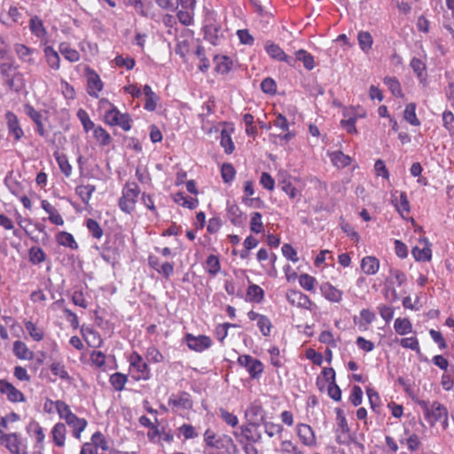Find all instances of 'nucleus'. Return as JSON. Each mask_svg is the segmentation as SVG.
Segmentation results:
<instances>
[{
	"label": "nucleus",
	"instance_id": "nucleus-1",
	"mask_svg": "<svg viewBox=\"0 0 454 454\" xmlns=\"http://www.w3.org/2000/svg\"><path fill=\"white\" fill-rule=\"evenodd\" d=\"M140 189L135 182H128L123 189L121 197L119 199V207L121 211L131 214L137 201Z\"/></svg>",
	"mask_w": 454,
	"mask_h": 454
},
{
	"label": "nucleus",
	"instance_id": "nucleus-2",
	"mask_svg": "<svg viewBox=\"0 0 454 454\" xmlns=\"http://www.w3.org/2000/svg\"><path fill=\"white\" fill-rule=\"evenodd\" d=\"M416 403L422 408L425 419L431 426L445 419V414H448L447 408L439 402L430 403L429 401L417 400Z\"/></svg>",
	"mask_w": 454,
	"mask_h": 454
},
{
	"label": "nucleus",
	"instance_id": "nucleus-3",
	"mask_svg": "<svg viewBox=\"0 0 454 454\" xmlns=\"http://www.w3.org/2000/svg\"><path fill=\"white\" fill-rule=\"evenodd\" d=\"M124 247V240L122 238L113 235L107 237L106 242L102 246L101 257L108 263L114 264L118 258V255Z\"/></svg>",
	"mask_w": 454,
	"mask_h": 454
},
{
	"label": "nucleus",
	"instance_id": "nucleus-4",
	"mask_svg": "<svg viewBox=\"0 0 454 454\" xmlns=\"http://www.w3.org/2000/svg\"><path fill=\"white\" fill-rule=\"evenodd\" d=\"M0 444L12 454H27V447L17 433L0 434Z\"/></svg>",
	"mask_w": 454,
	"mask_h": 454
},
{
	"label": "nucleus",
	"instance_id": "nucleus-5",
	"mask_svg": "<svg viewBox=\"0 0 454 454\" xmlns=\"http://www.w3.org/2000/svg\"><path fill=\"white\" fill-rule=\"evenodd\" d=\"M238 364L239 366L244 367L248 372L249 376L254 379H259L264 370L263 364L257 358L250 355H240L238 357Z\"/></svg>",
	"mask_w": 454,
	"mask_h": 454
},
{
	"label": "nucleus",
	"instance_id": "nucleus-6",
	"mask_svg": "<svg viewBox=\"0 0 454 454\" xmlns=\"http://www.w3.org/2000/svg\"><path fill=\"white\" fill-rule=\"evenodd\" d=\"M168 404L171 407L173 412H178L181 410H192L193 402L189 393L185 391H180L177 394H172L169 396Z\"/></svg>",
	"mask_w": 454,
	"mask_h": 454
},
{
	"label": "nucleus",
	"instance_id": "nucleus-7",
	"mask_svg": "<svg viewBox=\"0 0 454 454\" xmlns=\"http://www.w3.org/2000/svg\"><path fill=\"white\" fill-rule=\"evenodd\" d=\"M265 51L274 60L286 62L290 67H294L296 59L288 56L280 46L271 41H267L264 45Z\"/></svg>",
	"mask_w": 454,
	"mask_h": 454
},
{
	"label": "nucleus",
	"instance_id": "nucleus-8",
	"mask_svg": "<svg viewBox=\"0 0 454 454\" xmlns=\"http://www.w3.org/2000/svg\"><path fill=\"white\" fill-rule=\"evenodd\" d=\"M24 113L35 125V132L42 137H47L49 133L43 123V119L47 120V118H43V114L28 103L24 105Z\"/></svg>",
	"mask_w": 454,
	"mask_h": 454
},
{
	"label": "nucleus",
	"instance_id": "nucleus-9",
	"mask_svg": "<svg viewBox=\"0 0 454 454\" xmlns=\"http://www.w3.org/2000/svg\"><path fill=\"white\" fill-rule=\"evenodd\" d=\"M203 31L205 40L208 41L213 45H218L220 43L223 36L220 24L207 20L203 27Z\"/></svg>",
	"mask_w": 454,
	"mask_h": 454
},
{
	"label": "nucleus",
	"instance_id": "nucleus-10",
	"mask_svg": "<svg viewBox=\"0 0 454 454\" xmlns=\"http://www.w3.org/2000/svg\"><path fill=\"white\" fill-rule=\"evenodd\" d=\"M0 393L11 403L26 401L24 394L6 380L0 379Z\"/></svg>",
	"mask_w": 454,
	"mask_h": 454
},
{
	"label": "nucleus",
	"instance_id": "nucleus-11",
	"mask_svg": "<svg viewBox=\"0 0 454 454\" xmlns=\"http://www.w3.org/2000/svg\"><path fill=\"white\" fill-rule=\"evenodd\" d=\"M129 364L132 366L137 372L140 373V376L136 377V380H149L151 377V372L148 364L144 362L143 357L136 351H134L129 356Z\"/></svg>",
	"mask_w": 454,
	"mask_h": 454
},
{
	"label": "nucleus",
	"instance_id": "nucleus-12",
	"mask_svg": "<svg viewBox=\"0 0 454 454\" xmlns=\"http://www.w3.org/2000/svg\"><path fill=\"white\" fill-rule=\"evenodd\" d=\"M184 338L189 348L196 352H202L212 345L211 339L206 335L194 336L187 333Z\"/></svg>",
	"mask_w": 454,
	"mask_h": 454
},
{
	"label": "nucleus",
	"instance_id": "nucleus-13",
	"mask_svg": "<svg viewBox=\"0 0 454 454\" xmlns=\"http://www.w3.org/2000/svg\"><path fill=\"white\" fill-rule=\"evenodd\" d=\"M5 121L8 134L13 137L15 142L20 141L24 136V131L20 125V121L17 115L11 111H7L5 113Z\"/></svg>",
	"mask_w": 454,
	"mask_h": 454
},
{
	"label": "nucleus",
	"instance_id": "nucleus-14",
	"mask_svg": "<svg viewBox=\"0 0 454 454\" xmlns=\"http://www.w3.org/2000/svg\"><path fill=\"white\" fill-rule=\"evenodd\" d=\"M87 92L93 98H98V92L103 89L99 75L92 69H87Z\"/></svg>",
	"mask_w": 454,
	"mask_h": 454
},
{
	"label": "nucleus",
	"instance_id": "nucleus-15",
	"mask_svg": "<svg viewBox=\"0 0 454 454\" xmlns=\"http://www.w3.org/2000/svg\"><path fill=\"white\" fill-rule=\"evenodd\" d=\"M262 424L257 422H247L246 425L241 427L242 435L252 443H256L262 440V433L260 427Z\"/></svg>",
	"mask_w": 454,
	"mask_h": 454
},
{
	"label": "nucleus",
	"instance_id": "nucleus-16",
	"mask_svg": "<svg viewBox=\"0 0 454 454\" xmlns=\"http://www.w3.org/2000/svg\"><path fill=\"white\" fill-rule=\"evenodd\" d=\"M14 51L21 62L28 65H34L35 63L34 58V54L36 52L35 49L29 48L23 43H16L14 44Z\"/></svg>",
	"mask_w": 454,
	"mask_h": 454
},
{
	"label": "nucleus",
	"instance_id": "nucleus-17",
	"mask_svg": "<svg viewBox=\"0 0 454 454\" xmlns=\"http://www.w3.org/2000/svg\"><path fill=\"white\" fill-rule=\"evenodd\" d=\"M286 299L290 303L305 309H308L312 303L308 295L297 290L288 291Z\"/></svg>",
	"mask_w": 454,
	"mask_h": 454
},
{
	"label": "nucleus",
	"instance_id": "nucleus-18",
	"mask_svg": "<svg viewBox=\"0 0 454 454\" xmlns=\"http://www.w3.org/2000/svg\"><path fill=\"white\" fill-rule=\"evenodd\" d=\"M320 291L323 296L332 302H340L342 300V291L328 282L321 285Z\"/></svg>",
	"mask_w": 454,
	"mask_h": 454
},
{
	"label": "nucleus",
	"instance_id": "nucleus-19",
	"mask_svg": "<svg viewBox=\"0 0 454 454\" xmlns=\"http://www.w3.org/2000/svg\"><path fill=\"white\" fill-rule=\"evenodd\" d=\"M66 423L72 427L73 435L76 439L81 438V434L86 428L88 422L85 419L78 418L74 413L66 420Z\"/></svg>",
	"mask_w": 454,
	"mask_h": 454
},
{
	"label": "nucleus",
	"instance_id": "nucleus-20",
	"mask_svg": "<svg viewBox=\"0 0 454 454\" xmlns=\"http://www.w3.org/2000/svg\"><path fill=\"white\" fill-rule=\"evenodd\" d=\"M245 416L247 422H257L262 424L264 419V411L261 404L252 403L246 411Z\"/></svg>",
	"mask_w": 454,
	"mask_h": 454
},
{
	"label": "nucleus",
	"instance_id": "nucleus-21",
	"mask_svg": "<svg viewBox=\"0 0 454 454\" xmlns=\"http://www.w3.org/2000/svg\"><path fill=\"white\" fill-rule=\"evenodd\" d=\"M47 403H50L51 405H54L56 408V411L59 416L60 419H64L65 421L67 419H70V417L74 414L69 407L68 404H67L62 400H57L55 402L47 399L45 404H44V410L48 412H51V410H47Z\"/></svg>",
	"mask_w": 454,
	"mask_h": 454
},
{
	"label": "nucleus",
	"instance_id": "nucleus-22",
	"mask_svg": "<svg viewBox=\"0 0 454 454\" xmlns=\"http://www.w3.org/2000/svg\"><path fill=\"white\" fill-rule=\"evenodd\" d=\"M297 434L303 444L307 446L316 444L314 432L309 425L299 424L297 427Z\"/></svg>",
	"mask_w": 454,
	"mask_h": 454
},
{
	"label": "nucleus",
	"instance_id": "nucleus-23",
	"mask_svg": "<svg viewBox=\"0 0 454 454\" xmlns=\"http://www.w3.org/2000/svg\"><path fill=\"white\" fill-rule=\"evenodd\" d=\"M422 241L425 243V247L423 248H419L417 246L414 247L411 249V254L418 262H429L432 259L430 244L427 239H424Z\"/></svg>",
	"mask_w": 454,
	"mask_h": 454
},
{
	"label": "nucleus",
	"instance_id": "nucleus-24",
	"mask_svg": "<svg viewBox=\"0 0 454 454\" xmlns=\"http://www.w3.org/2000/svg\"><path fill=\"white\" fill-rule=\"evenodd\" d=\"M215 71L221 74H227L232 68L233 62L228 56H218L214 58Z\"/></svg>",
	"mask_w": 454,
	"mask_h": 454
},
{
	"label": "nucleus",
	"instance_id": "nucleus-25",
	"mask_svg": "<svg viewBox=\"0 0 454 454\" xmlns=\"http://www.w3.org/2000/svg\"><path fill=\"white\" fill-rule=\"evenodd\" d=\"M100 104L101 106H103L104 104H107L110 106V108L106 111L104 115L105 122L110 126H116L118 124L117 121L121 112L115 106L111 104L107 99H101Z\"/></svg>",
	"mask_w": 454,
	"mask_h": 454
},
{
	"label": "nucleus",
	"instance_id": "nucleus-26",
	"mask_svg": "<svg viewBox=\"0 0 454 454\" xmlns=\"http://www.w3.org/2000/svg\"><path fill=\"white\" fill-rule=\"evenodd\" d=\"M380 268V261L375 256H365L361 261V269L366 275H374Z\"/></svg>",
	"mask_w": 454,
	"mask_h": 454
},
{
	"label": "nucleus",
	"instance_id": "nucleus-27",
	"mask_svg": "<svg viewBox=\"0 0 454 454\" xmlns=\"http://www.w3.org/2000/svg\"><path fill=\"white\" fill-rule=\"evenodd\" d=\"M4 82L11 90L15 92H20L25 88V79L20 72H14V74Z\"/></svg>",
	"mask_w": 454,
	"mask_h": 454
},
{
	"label": "nucleus",
	"instance_id": "nucleus-28",
	"mask_svg": "<svg viewBox=\"0 0 454 454\" xmlns=\"http://www.w3.org/2000/svg\"><path fill=\"white\" fill-rule=\"evenodd\" d=\"M66 434L67 428L64 423L59 422L53 427L51 430L52 439L58 447H63L65 445Z\"/></svg>",
	"mask_w": 454,
	"mask_h": 454
},
{
	"label": "nucleus",
	"instance_id": "nucleus-29",
	"mask_svg": "<svg viewBox=\"0 0 454 454\" xmlns=\"http://www.w3.org/2000/svg\"><path fill=\"white\" fill-rule=\"evenodd\" d=\"M43 52L48 66L54 70L59 69L60 58L59 53L51 46H46Z\"/></svg>",
	"mask_w": 454,
	"mask_h": 454
},
{
	"label": "nucleus",
	"instance_id": "nucleus-30",
	"mask_svg": "<svg viewBox=\"0 0 454 454\" xmlns=\"http://www.w3.org/2000/svg\"><path fill=\"white\" fill-rule=\"evenodd\" d=\"M13 354L19 358L23 360H31L33 358V352L29 350L26 343L21 340H16L13 343Z\"/></svg>",
	"mask_w": 454,
	"mask_h": 454
},
{
	"label": "nucleus",
	"instance_id": "nucleus-31",
	"mask_svg": "<svg viewBox=\"0 0 454 454\" xmlns=\"http://www.w3.org/2000/svg\"><path fill=\"white\" fill-rule=\"evenodd\" d=\"M174 201L189 209H194L199 205V200L197 199L188 197L183 192H178L174 195Z\"/></svg>",
	"mask_w": 454,
	"mask_h": 454
},
{
	"label": "nucleus",
	"instance_id": "nucleus-32",
	"mask_svg": "<svg viewBox=\"0 0 454 454\" xmlns=\"http://www.w3.org/2000/svg\"><path fill=\"white\" fill-rule=\"evenodd\" d=\"M56 241L59 245L69 247L71 249H78V244L75 241L74 236L67 231H59L56 235Z\"/></svg>",
	"mask_w": 454,
	"mask_h": 454
},
{
	"label": "nucleus",
	"instance_id": "nucleus-33",
	"mask_svg": "<svg viewBox=\"0 0 454 454\" xmlns=\"http://www.w3.org/2000/svg\"><path fill=\"white\" fill-rule=\"evenodd\" d=\"M297 61H301L305 69L310 71L315 67L314 57L307 51L301 49L295 51V58Z\"/></svg>",
	"mask_w": 454,
	"mask_h": 454
},
{
	"label": "nucleus",
	"instance_id": "nucleus-34",
	"mask_svg": "<svg viewBox=\"0 0 454 454\" xmlns=\"http://www.w3.org/2000/svg\"><path fill=\"white\" fill-rule=\"evenodd\" d=\"M59 52L69 62H77L80 59V54L75 50L70 47L67 43H61L59 46Z\"/></svg>",
	"mask_w": 454,
	"mask_h": 454
},
{
	"label": "nucleus",
	"instance_id": "nucleus-35",
	"mask_svg": "<svg viewBox=\"0 0 454 454\" xmlns=\"http://www.w3.org/2000/svg\"><path fill=\"white\" fill-rule=\"evenodd\" d=\"M53 156L61 170V172L67 176L69 177L72 173V166L70 165L67 156L64 153H60L59 152H55Z\"/></svg>",
	"mask_w": 454,
	"mask_h": 454
},
{
	"label": "nucleus",
	"instance_id": "nucleus-36",
	"mask_svg": "<svg viewBox=\"0 0 454 454\" xmlns=\"http://www.w3.org/2000/svg\"><path fill=\"white\" fill-rule=\"evenodd\" d=\"M7 59L8 61L0 64V74L3 81H5L6 79L12 76L14 72H18V66H15L14 59L12 58L10 59L7 58Z\"/></svg>",
	"mask_w": 454,
	"mask_h": 454
},
{
	"label": "nucleus",
	"instance_id": "nucleus-37",
	"mask_svg": "<svg viewBox=\"0 0 454 454\" xmlns=\"http://www.w3.org/2000/svg\"><path fill=\"white\" fill-rule=\"evenodd\" d=\"M403 119L413 126H419L420 121L418 119L416 114V104L409 103L406 105L403 111Z\"/></svg>",
	"mask_w": 454,
	"mask_h": 454
},
{
	"label": "nucleus",
	"instance_id": "nucleus-38",
	"mask_svg": "<svg viewBox=\"0 0 454 454\" xmlns=\"http://www.w3.org/2000/svg\"><path fill=\"white\" fill-rule=\"evenodd\" d=\"M357 41L364 52L367 53L372 49L373 38L368 31H360L357 35Z\"/></svg>",
	"mask_w": 454,
	"mask_h": 454
},
{
	"label": "nucleus",
	"instance_id": "nucleus-39",
	"mask_svg": "<svg viewBox=\"0 0 454 454\" xmlns=\"http://www.w3.org/2000/svg\"><path fill=\"white\" fill-rule=\"evenodd\" d=\"M247 295L250 301L260 303L264 298V291L258 285L251 284L247 288Z\"/></svg>",
	"mask_w": 454,
	"mask_h": 454
},
{
	"label": "nucleus",
	"instance_id": "nucleus-40",
	"mask_svg": "<svg viewBox=\"0 0 454 454\" xmlns=\"http://www.w3.org/2000/svg\"><path fill=\"white\" fill-rule=\"evenodd\" d=\"M227 215L232 224L239 226L243 223L244 216L237 205H231L227 207Z\"/></svg>",
	"mask_w": 454,
	"mask_h": 454
},
{
	"label": "nucleus",
	"instance_id": "nucleus-41",
	"mask_svg": "<svg viewBox=\"0 0 454 454\" xmlns=\"http://www.w3.org/2000/svg\"><path fill=\"white\" fill-rule=\"evenodd\" d=\"M366 394L368 395L369 403L372 411L380 414L381 412V402L380 397L376 390L371 387H367Z\"/></svg>",
	"mask_w": 454,
	"mask_h": 454
},
{
	"label": "nucleus",
	"instance_id": "nucleus-42",
	"mask_svg": "<svg viewBox=\"0 0 454 454\" xmlns=\"http://www.w3.org/2000/svg\"><path fill=\"white\" fill-rule=\"evenodd\" d=\"M28 258L32 264L37 265L46 260V254L40 247L34 246L28 250Z\"/></svg>",
	"mask_w": 454,
	"mask_h": 454
},
{
	"label": "nucleus",
	"instance_id": "nucleus-43",
	"mask_svg": "<svg viewBox=\"0 0 454 454\" xmlns=\"http://www.w3.org/2000/svg\"><path fill=\"white\" fill-rule=\"evenodd\" d=\"M96 191L95 185H79L75 188L77 195L84 204H88L91 199L92 193Z\"/></svg>",
	"mask_w": 454,
	"mask_h": 454
},
{
	"label": "nucleus",
	"instance_id": "nucleus-44",
	"mask_svg": "<svg viewBox=\"0 0 454 454\" xmlns=\"http://www.w3.org/2000/svg\"><path fill=\"white\" fill-rule=\"evenodd\" d=\"M93 136L98 143L102 146H106L112 142L110 134L101 126H98L94 129Z\"/></svg>",
	"mask_w": 454,
	"mask_h": 454
},
{
	"label": "nucleus",
	"instance_id": "nucleus-45",
	"mask_svg": "<svg viewBox=\"0 0 454 454\" xmlns=\"http://www.w3.org/2000/svg\"><path fill=\"white\" fill-rule=\"evenodd\" d=\"M395 331L400 335H405L412 331V325L408 318L398 317L394 323Z\"/></svg>",
	"mask_w": 454,
	"mask_h": 454
},
{
	"label": "nucleus",
	"instance_id": "nucleus-46",
	"mask_svg": "<svg viewBox=\"0 0 454 454\" xmlns=\"http://www.w3.org/2000/svg\"><path fill=\"white\" fill-rule=\"evenodd\" d=\"M384 83L391 91L393 96L396 98H402L403 96L401 84L395 77L386 76L384 78Z\"/></svg>",
	"mask_w": 454,
	"mask_h": 454
},
{
	"label": "nucleus",
	"instance_id": "nucleus-47",
	"mask_svg": "<svg viewBox=\"0 0 454 454\" xmlns=\"http://www.w3.org/2000/svg\"><path fill=\"white\" fill-rule=\"evenodd\" d=\"M128 381L127 375L121 372H115L110 376L109 382L111 386L116 391H121L124 389L125 384Z\"/></svg>",
	"mask_w": 454,
	"mask_h": 454
},
{
	"label": "nucleus",
	"instance_id": "nucleus-48",
	"mask_svg": "<svg viewBox=\"0 0 454 454\" xmlns=\"http://www.w3.org/2000/svg\"><path fill=\"white\" fill-rule=\"evenodd\" d=\"M206 266L207 273L212 277H215L221 270L220 261L218 257L214 254L207 256L206 260Z\"/></svg>",
	"mask_w": 454,
	"mask_h": 454
},
{
	"label": "nucleus",
	"instance_id": "nucleus-49",
	"mask_svg": "<svg viewBox=\"0 0 454 454\" xmlns=\"http://www.w3.org/2000/svg\"><path fill=\"white\" fill-rule=\"evenodd\" d=\"M29 28L31 32L37 37L43 36L46 34V29L40 18L34 16L30 19Z\"/></svg>",
	"mask_w": 454,
	"mask_h": 454
},
{
	"label": "nucleus",
	"instance_id": "nucleus-50",
	"mask_svg": "<svg viewBox=\"0 0 454 454\" xmlns=\"http://www.w3.org/2000/svg\"><path fill=\"white\" fill-rule=\"evenodd\" d=\"M195 54L200 60V64L198 65L199 70L202 73L207 72L210 67V62L209 59L206 57L204 47L202 45H198Z\"/></svg>",
	"mask_w": 454,
	"mask_h": 454
},
{
	"label": "nucleus",
	"instance_id": "nucleus-51",
	"mask_svg": "<svg viewBox=\"0 0 454 454\" xmlns=\"http://www.w3.org/2000/svg\"><path fill=\"white\" fill-rule=\"evenodd\" d=\"M278 185L280 186L281 190L283 192H285L288 195V197L292 200L296 199L300 195L299 191L286 178H283L282 180H279Z\"/></svg>",
	"mask_w": 454,
	"mask_h": 454
},
{
	"label": "nucleus",
	"instance_id": "nucleus-52",
	"mask_svg": "<svg viewBox=\"0 0 454 454\" xmlns=\"http://www.w3.org/2000/svg\"><path fill=\"white\" fill-rule=\"evenodd\" d=\"M25 327L34 340L41 341L43 339L44 333L43 329L37 327L33 322H25Z\"/></svg>",
	"mask_w": 454,
	"mask_h": 454
},
{
	"label": "nucleus",
	"instance_id": "nucleus-53",
	"mask_svg": "<svg viewBox=\"0 0 454 454\" xmlns=\"http://www.w3.org/2000/svg\"><path fill=\"white\" fill-rule=\"evenodd\" d=\"M332 161L338 168H344L350 164L351 158L346 154H344L340 151H337L333 153L332 154Z\"/></svg>",
	"mask_w": 454,
	"mask_h": 454
},
{
	"label": "nucleus",
	"instance_id": "nucleus-54",
	"mask_svg": "<svg viewBox=\"0 0 454 454\" xmlns=\"http://www.w3.org/2000/svg\"><path fill=\"white\" fill-rule=\"evenodd\" d=\"M90 441L95 445V447L97 448L98 450V449H101L102 450H109V444H108L106 438L99 431H97L96 433H94L92 434Z\"/></svg>",
	"mask_w": 454,
	"mask_h": 454
},
{
	"label": "nucleus",
	"instance_id": "nucleus-55",
	"mask_svg": "<svg viewBox=\"0 0 454 454\" xmlns=\"http://www.w3.org/2000/svg\"><path fill=\"white\" fill-rule=\"evenodd\" d=\"M78 119L80 120V121L82 122V127H83V129L88 132L89 130H91L96 128L95 127V124L94 122L90 120L88 113L84 110V109H82L80 108L78 111H77V114H76Z\"/></svg>",
	"mask_w": 454,
	"mask_h": 454
},
{
	"label": "nucleus",
	"instance_id": "nucleus-56",
	"mask_svg": "<svg viewBox=\"0 0 454 454\" xmlns=\"http://www.w3.org/2000/svg\"><path fill=\"white\" fill-rule=\"evenodd\" d=\"M86 227L93 238L98 239L102 238L103 230H102L101 226L99 225V223L96 220H94L92 218L87 219L86 220Z\"/></svg>",
	"mask_w": 454,
	"mask_h": 454
},
{
	"label": "nucleus",
	"instance_id": "nucleus-57",
	"mask_svg": "<svg viewBox=\"0 0 454 454\" xmlns=\"http://www.w3.org/2000/svg\"><path fill=\"white\" fill-rule=\"evenodd\" d=\"M236 170L231 163H223L221 168V176L224 183L233 181Z\"/></svg>",
	"mask_w": 454,
	"mask_h": 454
},
{
	"label": "nucleus",
	"instance_id": "nucleus-58",
	"mask_svg": "<svg viewBox=\"0 0 454 454\" xmlns=\"http://www.w3.org/2000/svg\"><path fill=\"white\" fill-rule=\"evenodd\" d=\"M262 215L260 212H254L251 215L250 230L254 233H261L263 231Z\"/></svg>",
	"mask_w": 454,
	"mask_h": 454
},
{
	"label": "nucleus",
	"instance_id": "nucleus-59",
	"mask_svg": "<svg viewBox=\"0 0 454 454\" xmlns=\"http://www.w3.org/2000/svg\"><path fill=\"white\" fill-rule=\"evenodd\" d=\"M336 420H337V428L340 429L341 433H348L350 432V428L348 425V421L346 419L343 410L340 408H336Z\"/></svg>",
	"mask_w": 454,
	"mask_h": 454
},
{
	"label": "nucleus",
	"instance_id": "nucleus-60",
	"mask_svg": "<svg viewBox=\"0 0 454 454\" xmlns=\"http://www.w3.org/2000/svg\"><path fill=\"white\" fill-rule=\"evenodd\" d=\"M50 369L55 376H58L60 379L65 380H70V376L62 363H60V362L52 363L50 365Z\"/></svg>",
	"mask_w": 454,
	"mask_h": 454
},
{
	"label": "nucleus",
	"instance_id": "nucleus-61",
	"mask_svg": "<svg viewBox=\"0 0 454 454\" xmlns=\"http://www.w3.org/2000/svg\"><path fill=\"white\" fill-rule=\"evenodd\" d=\"M257 326H258L261 333L264 337H268L270 335V332L272 329V324L267 316L262 315V317L257 322Z\"/></svg>",
	"mask_w": 454,
	"mask_h": 454
},
{
	"label": "nucleus",
	"instance_id": "nucleus-62",
	"mask_svg": "<svg viewBox=\"0 0 454 454\" xmlns=\"http://www.w3.org/2000/svg\"><path fill=\"white\" fill-rule=\"evenodd\" d=\"M178 20L185 26L192 25L193 22V9L179 10L176 13Z\"/></svg>",
	"mask_w": 454,
	"mask_h": 454
},
{
	"label": "nucleus",
	"instance_id": "nucleus-63",
	"mask_svg": "<svg viewBox=\"0 0 454 454\" xmlns=\"http://www.w3.org/2000/svg\"><path fill=\"white\" fill-rule=\"evenodd\" d=\"M316 282V278L307 273L301 274L299 277L300 286L307 291L314 290Z\"/></svg>",
	"mask_w": 454,
	"mask_h": 454
},
{
	"label": "nucleus",
	"instance_id": "nucleus-64",
	"mask_svg": "<svg viewBox=\"0 0 454 454\" xmlns=\"http://www.w3.org/2000/svg\"><path fill=\"white\" fill-rule=\"evenodd\" d=\"M442 125L450 135H454V114L451 111L445 110L443 112Z\"/></svg>",
	"mask_w": 454,
	"mask_h": 454
}]
</instances>
